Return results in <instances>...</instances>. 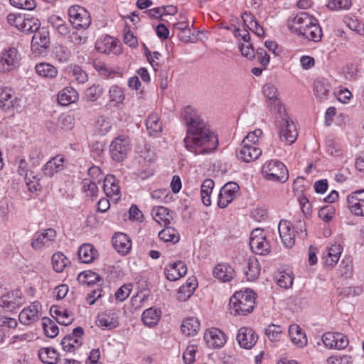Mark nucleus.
Listing matches in <instances>:
<instances>
[{"label":"nucleus","mask_w":364,"mask_h":364,"mask_svg":"<svg viewBox=\"0 0 364 364\" xmlns=\"http://www.w3.org/2000/svg\"><path fill=\"white\" fill-rule=\"evenodd\" d=\"M181 116L187 127L183 139L185 148L196 155L214 151L218 146V136L210 130L198 110L187 106L182 110Z\"/></svg>","instance_id":"nucleus-1"},{"label":"nucleus","mask_w":364,"mask_h":364,"mask_svg":"<svg viewBox=\"0 0 364 364\" xmlns=\"http://www.w3.org/2000/svg\"><path fill=\"white\" fill-rule=\"evenodd\" d=\"M287 25L291 33L309 41L318 42L321 39L323 34L318 19L307 12H299L289 18Z\"/></svg>","instance_id":"nucleus-2"},{"label":"nucleus","mask_w":364,"mask_h":364,"mask_svg":"<svg viewBox=\"0 0 364 364\" xmlns=\"http://www.w3.org/2000/svg\"><path fill=\"white\" fill-rule=\"evenodd\" d=\"M255 304V293L252 291H236L230 299V312L235 316H244L253 311Z\"/></svg>","instance_id":"nucleus-3"},{"label":"nucleus","mask_w":364,"mask_h":364,"mask_svg":"<svg viewBox=\"0 0 364 364\" xmlns=\"http://www.w3.org/2000/svg\"><path fill=\"white\" fill-rule=\"evenodd\" d=\"M276 115V127L278 129L279 136L282 141L289 144L294 143L298 136L297 129L293 121L284 110V114H274Z\"/></svg>","instance_id":"nucleus-4"},{"label":"nucleus","mask_w":364,"mask_h":364,"mask_svg":"<svg viewBox=\"0 0 364 364\" xmlns=\"http://www.w3.org/2000/svg\"><path fill=\"white\" fill-rule=\"evenodd\" d=\"M262 174L267 181L284 183L289 178V172L285 165L279 160L266 161L262 167Z\"/></svg>","instance_id":"nucleus-5"},{"label":"nucleus","mask_w":364,"mask_h":364,"mask_svg":"<svg viewBox=\"0 0 364 364\" xmlns=\"http://www.w3.org/2000/svg\"><path fill=\"white\" fill-rule=\"evenodd\" d=\"M21 55L14 47H6L0 53V73H8L21 65Z\"/></svg>","instance_id":"nucleus-6"},{"label":"nucleus","mask_w":364,"mask_h":364,"mask_svg":"<svg viewBox=\"0 0 364 364\" xmlns=\"http://www.w3.org/2000/svg\"><path fill=\"white\" fill-rule=\"evenodd\" d=\"M131 149L130 139L126 135H119L109 145L112 159L117 162L124 161Z\"/></svg>","instance_id":"nucleus-7"},{"label":"nucleus","mask_w":364,"mask_h":364,"mask_svg":"<svg viewBox=\"0 0 364 364\" xmlns=\"http://www.w3.org/2000/svg\"><path fill=\"white\" fill-rule=\"evenodd\" d=\"M69 21L76 29H87L91 23L88 11L78 5L71 6L68 11Z\"/></svg>","instance_id":"nucleus-8"},{"label":"nucleus","mask_w":364,"mask_h":364,"mask_svg":"<svg viewBox=\"0 0 364 364\" xmlns=\"http://www.w3.org/2000/svg\"><path fill=\"white\" fill-rule=\"evenodd\" d=\"M262 92L270 111L274 114H284L285 107L279 98L277 88L273 85L266 84L263 86Z\"/></svg>","instance_id":"nucleus-9"},{"label":"nucleus","mask_w":364,"mask_h":364,"mask_svg":"<svg viewBox=\"0 0 364 364\" xmlns=\"http://www.w3.org/2000/svg\"><path fill=\"white\" fill-rule=\"evenodd\" d=\"M250 246L252 252L261 255H267L270 251V245L266 240L265 233L260 229H255L251 232Z\"/></svg>","instance_id":"nucleus-10"},{"label":"nucleus","mask_w":364,"mask_h":364,"mask_svg":"<svg viewBox=\"0 0 364 364\" xmlns=\"http://www.w3.org/2000/svg\"><path fill=\"white\" fill-rule=\"evenodd\" d=\"M95 49L101 53L119 55L122 53L119 41L110 36H100L95 43Z\"/></svg>","instance_id":"nucleus-11"},{"label":"nucleus","mask_w":364,"mask_h":364,"mask_svg":"<svg viewBox=\"0 0 364 364\" xmlns=\"http://www.w3.org/2000/svg\"><path fill=\"white\" fill-rule=\"evenodd\" d=\"M324 346L328 349L342 350L348 345V337L338 332H326L323 334L321 338Z\"/></svg>","instance_id":"nucleus-12"},{"label":"nucleus","mask_w":364,"mask_h":364,"mask_svg":"<svg viewBox=\"0 0 364 364\" xmlns=\"http://www.w3.org/2000/svg\"><path fill=\"white\" fill-rule=\"evenodd\" d=\"M239 190V186L235 182L225 183L218 194V205L220 208H226L236 198Z\"/></svg>","instance_id":"nucleus-13"},{"label":"nucleus","mask_w":364,"mask_h":364,"mask_svg":"<svg viewBox=\"0 0 364 364\" xmlns=\"http://www.w3.org/2000/svg\"><path fill=\"white\" fill-rule=\"evenodd\" d=\"M42 306L39 301H34L24 308L18 315L19 321L23 325H31L36 322L41 316Z\"/></svg>","instance_id":"nucleus-14"},{"label":"nucleus","mask_w":364,"mask_h":364,"mask_svg":"<svg viewBox=\"0 0 364 364\" xmlns=\"http://www.w3.org/2000/svg\"><path fill=\"white\" fill-rule=\"evenodd\" d=\"M56 232L53 228H48L42 232H37L31 242V247L36 250L50 246L55 241Z\"/></svg>","instance_id":"nucleus-15"},{"label":"nucleus","mask_w":364,"mask_h":364,"mask_svg":"<svg viewBox=\"0 0 364 364\" xmlns=\"http://www.w3.org/2000/svg\"><path fill=\"white\" fill-rule=\"evenodd\" d=\"M84 331L82 327H76L71 334L65 336L61 341L63 349L66 352H73L82 345Z\"/></svg>","instance_id":"nucleus-16"},{"label":"nucleus","mask_w":364,"mask_h":364,"mask_svg":"<svg viewBox=\"0 0 364 364\" xmlns=\"http://www.w3.org/2000/svg\"><path fill=\"white\" fill-rule=\"evenodd\" d=\"M348 206L351 213L364 216V190L351 193L347 198Z\"/></svg>","instance_id":"nucleus-17"},{"label":"nucleus","mask_w":364,"mask_h":364,"mask_svg":"<svg viewBox=\"0 0 364 364\" xmlns=\"http://www.w3.org/2000/svg\"><path fill=\"white\" fill-rule=\"evenodd\" d=\"M203 338L207 346L212 348H220L226 343L225 334L217 328L206 330Z\"/></svg>","instance_id":"nucleus-18"},{"label":"nucleus","mask_w":364,"mask_h":364,"mask_svg":"<svg viewBox=\"0 0 364 364\" xmlns=\"http://www.w3.org/2000/svg\"><path fill=\"white\" fill-rule=\"evenodd\" d=\"M258 339L254 330L249 327H242L238 330L237 341L240 347L245 349L252 348Z\"/></svg>","instance_id":"nucleus-19"},{"label":"nucleus","mask_w":364,"mask_h":364,"mask_svg":"<svg viewBox=\"0 0 364 364\" xmlns=\"http://www.w3.org/2000/svg\"><path fill=\"white\" fill-rule=\"evenodd\" d=\"M96 324L103 330H112L119 326V318L114 311H105L98 314Z\"/></svg>","instance_id":"nucleus-20"},{"label":"nucleus","mask_w":364,"mask_h":364,"mask_svg":"<svg viewBox=\"0 0 364 364\" xmlns=\"http://www.w3.org/2000/svg\"><path fill=\"white\" fill-rule=\"evenodd\" d=\"M343 252L341 245L333 244L322 254L321 259L326 267L333 268L338 262Z\"/></svg>","instance_id":"nucleus-21"},{"label":"nucleus","mask_w":364,"mask_h":364,"mask_svg":"<svg viewBox=\"0 0 364 364\" xmlns=\"http://www.w3.org/2000/svg\"><path fill=\"white\" fill-rule=\"evenodd\" d=\"M187 273V267L184 262L177 261L167 264L164 268V274L169 281H176L185 276Z\"/></svg>","instance_id":"nucleus-22"},{"label":"nucleus","mask_w":364,"mask_h":364,"mask_svg":"<svg viewBox=\"0 0 364 364\" xmlns=\"http://www.w3.org/2000/svg\"><path fill=\"white\" fill-rule=\"evenodd\" d=\"M280 238L287 247H291L295 242V235L292 226L288 220H282L278 225Z\"/></svg>","instance_id":"nucleus-23"},{"label":"nucleus","mask_w":364,"mask_h":364,"mask_svg":"<svg viewBox=\"0 0 364 364\" xmlns=\"http://www.w3.org/2000/svg\"><path fill=\"white\" fill-rule=\"evenodd\" d=\"M65 168V158L58 154L52 157L43 167L42 171L45 176L52 177Z\"/></svg>","instance_id":"nucleus-24"},{"label":"nucleus","mask_w":364,"mask_h":364,"mask_svg":"<svg viewBox=\"0 0 364 364\" xmlns=\"http://www.w3.org/2000/svg\"><path fill=\"white\" fill-rule=\"evenodd\" d=\"M24 302L19 291L9 292L0 298V306L8 311H13Z\"/></svg>","instance_id":"nucleus-25"},{"label":"nucleus","mask_w":364,"mask_h":364,"mask_svg":"<svg viewBox=\"0 0 364 364\" xmlns=\"http://www.w3.org/2000/svg\"><path fill=\"white\" fill-rule=\"evenodd\" d=\"M261 154L262 150L258 146L242 143L237 157L244 162L249 163L257 159Z\"/></svg>","instance_id":"nucleus-26"},{"label":"nucleus","mask_w":364,"mask_h":364,"mask_svg":"<svg viewBox=\"0 0 364 364\" xmlns=\"http://www.w3.org/2000/svg\"><path fill=\"white\" fill-rule=\"evenodd\" d=\"M119 180L112 174L105 176L103 182V191L108 198H115L119 200L121 197V191Z\"/></svg>","instance_id":"nucleus-27"},{"label":"nucleus","mask_w":364,"mask_h":364,"mask_svg":"<svg viewBox=\"0 0 364 364\" xmlns=\"http://www.w3.org/2000/svg\"><path fill=\"white\" fill-rule=\"evenodd\" d=\"M114 248L119 254L124 255L129 252L132 248V242L129 237L124 233L117 232L112 238Z\"/></svg>","instance_id":"nucleus-28"},{"label":"nucleus","mask_w":364,"mask_h":364,"mask_svg":"<svg viewBox=\"0 0 364 364\" xmlns=\"http://www.w3.org/2000/svg\"><path fill=\"white\" fill-rule=\"evenodd\" d=\"M213 276L223 282H230L235 276L234 269L228 264L221 262L213 269Z\"/></svg>","instance_id":"nucleus-29"},{"label":"nucleus","mask_w":364,"mask_h":364,"mask_svg":"<svg viewBox=\"0 0 364 364\" xmlns=\"http://www.w3.org/2000/svg\"><path fill=\"white\" fill-rule=\"evenodd\" d=\"M261 267L255 257H250L246 261L243 272L247 281L256 280L260 274Z\"/></svg>","instance_id":"nucleus-30"},{"label":"nucleus","mask_w":364,"mask_h":364,"mask_svg":"<svg viewBox=\"0 0 364 364\" xmlns=\"http://www.w3.org/2000/svg\"><path fill=\"white\" fill-rule=\"evenodd\" d=\"M289 335L292 343L298 348H304L307 345V337L298 325L291 324L289 326Z\"/></svg>","instance_id":"nucleus-31"},{"label":"nucleus","mask_w":364,"mask_h":364,"mask_svg":"<svg viewBox=\"0 0 364 364\" xmlns=\"http://www.w3.org/2000/svg\"><path fill=\"white\" fill-rule=\"evenodd\" d=\"M93 67L100 75L105 78L112 79L116 76H122V71L119 68H112L102 61H95Z\"/></svg>","instance_id":"nucleus-32"},{"label":"nucleus","mask_w":364,"mask_h":364,"mask_svg":"<svg viewBox=\"0 0 364 364\" xmlns=\"http://www.w3.org/2000/svg\"><path fill=\"white\" fill-rule=\"evenodd\" d=\"M31 40V47L35 49L46 48L50 43L49 32L44 28L35 31Z\"/></svg>","instance_id":"nucleus-33"},{"label":"nucleus","mask_w":364,"mask_h":364,"mask_svg":"<svg viewBox=\"0 0 364 364\" xmlns=\"http://www.w3.org/2000/svg\"><path fill=\"white\" fill-rule=\"evenodd\" d=\"M97 257L98 252L91 244H83L78 249V258L82 263H91Z\"/></svg>","instance_id":"nucleus-34"},{"label":"nucleus","mask_w":364,"mask_h":364,"mask_svg":"<svg viewBox=\"0 0 364 364\" xmlns=\"http://www.w3.org/2000/svg\"><path fill=\"white\" fill-rule=\"evenodd\" d=\"M79 99L77 90L71 87H66L58 95V102L63 106H68L76 102Z\"/></svg>","instance_id":"nucleus-35"},{"label":"nucleus","mask_w":364,"mask_h":364,"mask_svg":"<svg viewBox=\"0 0 364 364\" xmlns=\"http://www.w3.org/2000/svg\"><path fill=\"white\" fill-rule=\"evenodd\" d=\"M35 71L41 77L46 80H53L58 74L57 68L46 62L37 63L35 66Z\"/></svg>","instance_id":"nucleus-36"},{"label":"nucleus","mask_w":364,"mask_h":364,"mask_svg":"<svg viewBox=\"0 0 364 364\" xmlns=\"http://www.w3.org/2000/svg\"><path fill=\"white\" fill-rule=\"evenodd\" d=\"M200 323L198 318L188 317L185 318L181 326V330L187 336H193L198 332Z\"/></svg>","instance_id":"nucleus-37"},{"label":"nucleus","mask_w":364,"mask_h":364,"mask_svg":"<svg viewBox=\"0 0 364 364\" xmlns=\"http://www.w3.org/2000/svg\"><path fill=\"white\" fill-rule=\"evenodd\" d=\"M161 317V311L157 308H149L144 311L141 320L149 327L155 326Z\"/></svg>","instance_id":"nucleus-38"},{"label":"nucleus","mask_w":364,"mask_h":364,"mask_svg":"<svg viewBox=\"0 0 364 364\" xmlns=\"http://www.w3.org/2000/svg\"><path fill=\"white\" fill-rule=\"evenodd\" d=\"M151 215L157 223L164 226L169 224L171 219L168 208L164 206L154 207L151 210Z\"/></svg>","instance_id":"nucleus-39"},{"label":"nucleus","mask_w":364,"mask_h":364,"mask_svg":"<svg viewBox=\"0 0 364 364\" xmlns=\"http://www.w3.org/2000/svg\"><path fill=\"white\" fill-rule=\"evenodd\" d=\"M18 164L17 172L21 176H25V181L30 191H37V184L31 180L33 172L28 173V166L25 159H16Z\"/></svg>","instance_id":"nucleus-40"},{"label":"nucleus","mask_w":364,"mask_h":364,"mask_svg":"<svg viewBox=\"0 0 364 364\" xmlns=\"http://www.w3.org/2000/svg\"><path fill=\"white\" fill-rule=\"evenodd\" d=\"M39 359L47 364H57L60 360L59 353L53 348H43L38 351Z\"/></svg>","instance_id":"nucleus-41"},{"label":"nucleus","mask_w":364,"mask_h":364,"mask_svg":"<svg viewBox=\"0 0 364 364\" xmlns=\"http://www.w3.org/2000/svg\"><path fill=\"white\" fill-rule=\"evenodd\" d=\"M14 91L9 87L0 88V107L4 110H9L14 107Z\"/></svg>","instance_id":"nucleus-42"},{"label":"nucleus","mask_w":364,"mask_h":364,"mask_svg":"<svg viewBox=\"0 0 364 364\" xmlns=\"http://www.w3.org/2000/svg\"><path fill=\"white\" fill-rule=\"evenodd\" d=\"M48 23L61 36L69 33V27L60 16L52 14L48 17Z\"/></svg>","instance_id":"nucleus-43"},{"label":"nucleus","mask_w":364,"mask_h":364,"mask_svg":"<svg viewBox=\"0 0 364 364\" xmlns=\"http://www.w3.org/2000/svg\"><path fill=\"white\" fill-rule=\"evenodd\" d=\"M112 129L111 120L105 116L97 117L94 125V133L98 136L106 135Z\"/></svg>","instance_id":"nucleus-44"},{"label":"nucleus","mask_w":364,"mask_h":364,"mask_svg":"<svg viewBox=\"0 0 364 364\" xmlns=\"http://www.w3.org/2000/svg\"><path fill=\"white\" fill-rule=\"evenodd\" d=\"M146 127L149 134L157 136L162 132V123L157 114L152 113L146 120Z\"/></svg>","instance_id":"nucleus-45"},{"label":"nucleus","mask_w":364,"mask_h":364,"mask_svg":"<svg viewBox=\"0 0 364 364\" xmlns=\"http://www.w3.org/2000/svg\"><path fill=\"white\" fill-rule=\"evenodd\" d=\"M50 311L55 316L56 321L61 325L68 326L73 321L72 315L64 308L53 306Z\"/></svg>","instance_id":"nucleus-46"},{"label":"nucleus","mask_w":364,"mask_h":364,"mask_svg":"<svg viewBox=\"0 0 364 364\" xmlns=\"http://www.w3.org/2000/svg\"><path fill=\"white\" fill-rule=\"evenodd\" d=\"M214 186V181L209 178L204 180L201 185L200 196L202 202L205 206H210L211 205L210 196Z\"/></svg>","instance_id":"nucleus-47"},{"label":"nucleus","mask_w":364,"mask_h":364,"mask_svg":"<svg viewBox=\"0 0 364 364\" xmlns=\"http://www.w3.org/2000/svg\"><path fill=\"white\" fill-rule=\"evenodd\" d=\"M159 237L164 242L177 243L180 240L178 232L173 228L165 226L162 230L159 232Z\"/></svg>","instance_id":"nucleus-48"},{"label":"nucleus","mask_w":364,"mask_h":364,"mask_svg":"<svg viewBox=\"0 0 364 364\" xmlns=\"http://www.w3.org/2000/svg\"><path fill=\"white\" fill-rule=\"evenodd\" d=\"M284 333V328L279 325L271 323L265 328V335L272 342L280 341Z\"/></svg>","instance_id":"nucleus-49"},{"label":"nucleus","mask_w":364,"mask_h":364,"mask_svg":"<svg viewBox=\"0 0 364 364\" xmlns=\"http://www.w3.org/2000/svg\"><path fill=\"white\" fill-rule=\"evenodd\" d=\"M69 264V259L62 252H58L53 255L52 264L56 272H62Z\"/></svg>","instance_id":"nucleus-50"},{"label":"nucleus","mask_w":364,"mask_h":364,"mask_svg":"<svg viewBox=\"0 0 364 364\" xmlns=\"http://www.w3.org/2000/svg\"><path fill=\"white\" fill-rule=\"evenodd\" d=\"M42 326L45 335L49 338H55L59 333V328L54 321L48 317L42 319Z\"/></svg>","instance_id":"nucleus-51"},{"label":"nucleus","mask_w":364,"mask_h":364,"mask_svg":"<svg viewBox=\"0 0 364 364\" xmlns=\"http://www.w3.org/2000/svg\"><path fill=\"white\" fill-rule=\"evenodd\" d=\"M101 280V277L97 273L92 271H84L77 276V281L83 285H91Z\"/></svg>","instance_id":"nucleus-52"},{"label":"nucleus","mask_w":364,"mask_h":364,"mask_svg":"<svg viewBox=\"0 0 364 364\" xmlns=\"http://www.w3.org/2000/svg\"><path fill=\"white\" fill-rule=\"evenodd\" d=\"M346 25L359 35H364V23L360 21L354 16H346L343 19Z\"/></svg>","instance_id":"nucleus-53"},{"label":"nucleus","mask_w":364,"mask_h":364,"mask_svg":"<svg viewBox=\"0 0 364 364\" xmlns=\"http://www.w3.org/2000/svg\"><path fill=\"white\" fill-rule=\"evenodd\" d=\"M276 283L282 288L288 289L293 284V277L286 272H279L274 275Z\"/></svg>","instance_id":"nucleus-54"},{"label":"nucleus","mask_w":364,"mask_h":364,"mask_svg":"<svg viewBox=\"0 0 364 364\" xmlns=\"http://www.w3.org/2000/svg\"><path fill=\"white\" fill-rule=\"evenodd\" d=\"M109 101L114 104L122 103L125 97L124 90L118 85H112L109 90Z\"/></svg>","instance_id":"nucleus-55"},{"label":"nucleus","mask_w":364,"mask_h":364,"mask_svg":"<svg viewBox=\"0 0 364 364\" xmlns=\"http://www.w3.org/2000/svg\"><path fill=\"white\" fill-rule=\"evenodd\" d=\"M351 6V0H328L326 4L328 9L336 11L348 10Z\"/></svg>","instance_id":"nucleus-56"},{"label":"nucleus","mask_w":364,"mask_h":364,"mask_svg":"<svg viewBox=\"0 0 364 364\" xmlns=\"http://www.w3.org/2000/svg\"><path fill=\"white\" fill-rule=\"evenodd\" d=\"M69 70H70V73L72 74L75 80L77 81V83L83 84L87 81V80H88L87 74L79 65H70L69 66Z\"/></svg>","instance_id":"nucleus-57"},{"label":"nucleus","mask_w":364,"mask_h":364,"mask_svg":"<svg viewBox=\"0 0 364 364\" xmlns=\"http://www.w3.org/2000/svg\"><path fill=\"white\" fill-rule=\"evenodd\" d=\"M314 92L318 100H323L328 95L329 86L321 80H316L314 83Z\"/></svg>","instance_id":"nucleus-58"},{"label":"nucleus","mask_w":364,"mask_h":364,"mask_svg":"<svg viewBox=\"0 0 364 364\" xmlns=\"http://www.w3.org/2000/svg\"><path fill=\"white\" fill-rule=\"evenodd\" d=\"M103 93L102 87L99 85H92L85 91V97L87 100L95 102Z\"/></svg>","instance_id":"nucleus-59"},{"label":"nucleus","mask_w":364,"mask_h":364,"mask_svg":"<svg viewBox=\"0 0 364 364\" xmlns=\"http://www.w3.org/2000/svg\"><path fill=\"white\" fill-rule=\"evenodd\" d=\"M174 28L180 31L178 37L181 41L184 42L189 41L191 30L189 28V23L187 21H180L174 24Z\"/></svg>","instance_id":"nucleus-60"},{"label":"nucleus","mask_w":364,"mask_h":364,"mask_svg":"<svg viewBox=\"0 0 364 364\" xmlns=\"http://www.w3.org/2000/svg\"><path fill=\"white\" fill-rule=\"evenodd\" d=\"M40 27V23L38 20H35L33 18H26L25 16L23 18V22L19 28V31L26 33H33L35 31L38 30Z\"/></svg>","instance_id":"nucleus-61"},{"label":"nucleus","mask_w":364,"mask_h":364,"mask_svg":"<svg viewBox=\"0 0 364 364\" xmlns=\"http://www.w3.org/2000/svg\"><path fill=\"white\" fill-rule=\"evenodd\" d=\"M55 59L60 63H67L70 58V52L63 46H58L53 51Z\"/></svg>","instance_id":"nucleus-62"},{"label":"nucleus","mask_w":364,"mask_h":364,"mask_svg":"<svg viewBox=\"0 0 364 364\" xmlns=\"http://www.w3.org/2000/svg\"><path fill=\"white\" fill-rule=\"evenodd\" d=\"M82 191L91 197H97L98 188L95 182L92 181L89 178L82 180Z\"/></svg>","instance_id":"nucleus-63"},{"label":"nucleus","mask_w":364,"mask_h":364,"mask_svg":"<svg viewBox=\"0 0 364 364\" xmlns=\"http://www.w3.org/2000/svg\"><path fill=\"white\" fill-rule=\"evenodd\" d=\"M239 49L242 55L249 59H252L255 56V52L252 44L250 42V40L243 41L242 43H238Z\"/></svg>","instance_id":"nucleus-64"}]
</instances>
